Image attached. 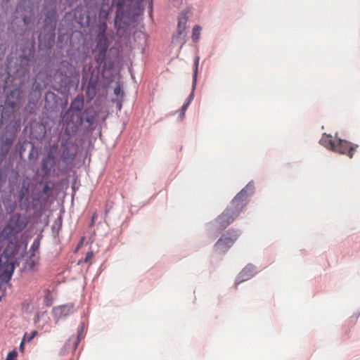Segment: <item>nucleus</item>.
<instances>
[{
    "instance_id": "obj_31",
    "label": "nucleus",
    "mask_w": 360,
    "mask_h": 360,
    "mask_svg": "<svg viewBox=\"0 0 360 360\" xmlns=\"http://www.w3.org/2000/svg\"><path fill=\"white\" fill-rule=\"evenodd\" d=\"M200 31H201V27L198 25H195L193 27V30H192V39L193 41H197L199 38H200Z\"/></svg>"
},
{
    "instance_id": "obj_39",
    "label": "nucleus",
    "mask_w": 360,
    "mask_h": 360,
    "mask_svg": "<svg viewBox=\"0 0 360 360\" xmlns=\"http://www.w3.org/2000/svg\"><path fill=\"white\" fill-rule=\"evenodd\" d=\"M117 18H118V17L116 16L115 20V26H117V34H124L126 32V31L124 30L123 32H122V29L120 27V25L118 24Z\"/></svg>"
},
{
    "instance_id": "obj_22",
    "label": "nucleus",
    "mask_w": 360,
    "mask_h": 360,
    "mask_svg": "<svg viewBox=\"0 0 360 360\" xmlns=\"http://www.w3.org/2000/svg\"><path fill=\"white\" fill-rule=\"evenodd\" d=\"M188 21L187 13L185 11L181 12L179 19H178V26L176 31V36L174 37H178L181 35L186 30V25Z\"/></svg>"
},
{
    "instance_id": "obj_16",
    "label": "nucleus",
    "mask_w": 360,
    "mask_h": 360,
    "mask_svg": "<svg viewBox=\"0 0 360 360\" xmlns=\"http://www.w3.org/2000/svg\"><path fill=\"white\" fill-rule=\"evenodd\" d=\"M258 272L259 270L257 266L252 264H247L238 275L236 281V284H239L250 279Z\"/></svg>"
},
{
    "instance_id": "obj_47",
    "label": "nucleus",
    "mask_w": 360,
    "mask_h": 360,
    "mask_svg": "<svg viewBox=\"0 0 360 360\" xmlns=\"http://www.w3.org/2000/svg\"><path fill=\"white\" fill-rule=\"evenodd\" d=\"M5 217H4V210L3 209L1 208V206H0V219H4Z\"/></svg>"
},
{
    "instance_id": "obj_5",
    "label": "nucleus",
    "mask_w": 360,
    "mask_h": 360,
    "mask_svg": "<svg viewBox=\"0 0 360 360\" xmlns=\"http://www.w3.org/2000/svg\"><path fill=\"white\" fill-rule=\"evenodd\" d=\"M100 72L98 68L92 65H85L82 70V88L84 89L86 98L93 100L98 90Z\"/></svg>"
},
{
    "instance_id": "obj_24",
    "label": "nucleus",
    "mask_w": 360,
    "mask_h": 360,
    "mask_svg": "<svg viewBox=\"0 0 360 360\" xmlns=\"http://www.w3.org/2000/svg\"><path fill=\"white\" fill-rule=\"evenodd\" d=\"M96 49L108 51L110 42L107 35L96 37Z\"/></svg>"
},
{
    "instance_id": "obj_40",
    "label": "nucleus",
    "mask_w": 360,
    "mask_h": 360,
    "mask_svg": "<svg viewBox=\"0 0 360 360\" xmlns=\"http://www.w3.org/2000/svg\"><path fill=\"white\" fill-rule=\"evenodd\" d=\"M44 303L47 305V306H49L51 305V296H50V294L48 293L46 295V296L44 297Z\"/></svg>"
},
{
    "instance_id": "obj_11",
    "label": "nucleus",
    "mask_w": 360,
    "mask_h": 360,
    "mask_svg": "<svg viewBox=\"0 0 360 360\" xmlns=\"http://www.w3.org/2000/svg\"><path fill=\"white\" fill-rule=\"evenodd\" d=\"M11 255L12 252L6 248L0 256V267L3 269L0 278L6 283L10 281L15 269V263Z\"/></svg>"
},
{
    "instance_id": "obj_34",
    "label": "nucleus",
    "mask_w": 360,
    "mask_h": 360,
    "mask_svg": "<svg viewBox=\"0 0 360 360\" xmlns=\"http://www.w3.org/2000/svg\"><path fill=\"white\" fill-rule=\"evenodd\" d=\"M8 44L6 41H1L0 43V58L3 57L7 49Z\"/></svg>"
},
{
    "instance_id": "obj_15",
    "label": "nucleus",
    "mask_w": 360,
    "mask_h": 360,
    "mask_svg": "<svg viewBox=\"0 0 360 360\" xmlns=\"http://www.w3.org/2000/svg\"><path fill=\"white\" fill-rule=\"evenodd\" d=\"M55 162V157L51 151L49 152L46 157L42 159L41 172L43 173V178L50 176L52 172H55V169H53Z\"/></svg>"
},
{
    "instance_id": "obj_17",
    "label": "nucleus",
    "mask_w": 360,
    "mask_h": 360,
    "mask_svg": "<svg viewBox=\"0 0 360 360\" xmlns=\"http://www.w3.org/2000/svg\"><path fill=\"white\" fill-rule=\"evenodd\" d=\"M22 92L20 88L16 87L7 94L4 102L8 104H11L12 106L19 109L21 105V100L22 98Z\"/></svg>"
},
{
    "instance_id": "obj_21",
    "label": "nucleus",
    "mask_w": 360,
    "mask_h": 360,
    "mask_svg": "<svg viewBox=\"0 0 360 360\" xmlns=\"http://www.w3.org/2000/svg\"><path fill=\"white\" fill-rule=\"evenodd\" d=\"M29 188L30 183L27 180H23L18 186V190H17V198L20 202L25 201L29 202Z\"/></svg>"
},
{
    "instance_id": "obj_43",
    "label": "nucleus",
    "mask_w": 360,
    "mask_h": 360,
    "mask_svg": "<svg viewBox=\"0 0 360 360\" xmlns=\"http://www.w3.org/2000/svg\"><path fill=\"white\" fill-rule=\"evenodd\" d=\"M44 314H45V312H38L37 314V315H36V318H35V321H34L35 322L38 321L41 319V317L42 316H44Z\"/></svg>"
},
{
    "instance_id": "obj_20",
    "label": "nucleus",
    "mask_w": 360,
    "mask_h": 360,
    "mask_svg": "<svg viewBox=\"0 0 360 360\" xmlns=\"http://www.w3.org/2000/svg\"><path fill=\"white\" fill-rule=\"evenodd\" d=\"M0 206H1V208L4 210V217H6L15 210L16 207V202L11 195H6L2 196L1 200L0 201Z\"/></svg>"
},
{
    "instance_id": "obj_45",
    "label": "nucleus",
    "mask_w": 360,
    "mask_h": 360,
    "mask_svg": "<svg viewBox=\"0 0 360 360\" xmlns=\"http://www.w3.org/2000/svg\"><path fill=\"white\" fill-rule=\"evenodd\" d=\"M190 105V104H188V103H186H186L182 105V107L181 108V109H180V110H181V111H184V112H186V110H187V108H188V105Z\"/></svg>"
},
{
    "instance_id": "obj_49",
    "label": "nucleus",
    "mask_w": 360,
    "mask_h": 360,
    "mask_svg": "<svg viewBox=\"0 0 360 360\" xmlns=\"http://www.w3.org/2000/svg\"><path fill=\"white\" fill-rule=\"evenodd\" d=\"M30 105H31V101H30V100H29L28 104H27V105L25 107V110H28V109H29V108L30 107Z\"/></svg>"
},
{
    "instance_id": "obj_23",
    "label": "nucleus",
    "mask_w": 360,
    "mask_h": 360,
    "mask_svg": "<svg viewBox=\"0 0 360 360\" xmlns=\"http://www.w3.org/2000/svg\"><path fill=\"white\" fill-rule=\"evenodd\" d=\"M108 26L106 22L98 21L95 25L93 26L94 31L96 34V37L105 36L106 34Z\"/></svg>"
},
{
    "instance_id": "obj_46",
    "label": "nucleus",
    "mask_w": 360,
    "mask_h": 360,
    "mask_svg": "<svg viewBox=\"0 0 360 360\" xmlns=\"http://www.w3.org/2000/svg\"><path fill=\"white\" fill-rule=\"evenodd\" d=\"M25 339H26V334L25 335V336H24V338H23L22 340V342H21V343H20V350L21 352H22V351H23V348H24V347H23V345H24V342H25Z\"/></svg>"
},
{
    "instance_id": "obj_13",
    "label": "nucleus",
    "mask_w": 360,
    "mask_h": 360,
    "mask_svg": "<svg viewBox=\"0 0 360 360\" xmlns=\"http://www.w3.org/2000/svg\"><path fill=\"white\" fill-rule=\"evenodd\" d=\"M23 62H27L25 57H20L19 59H16L15 62V67H13L11 63H9L7 66V72L8 76L13 79L24 76L28 72V68L26 65H22Z\"/></svg>"
},
{
    "instance_id": "obj_35",
    "label": "nucleus",
    "mask_w": 360,
    "mask_h": 360,
    "mask_svg": "<svg viewBox=\"0 0 360 360\" xmlns=\"http://www.w3.org/2000/svg\"><path fill=\"white\" fill-rule=\"evenodd\" d=\"M41 85L35 80L32 84V89L33 91H40L41 90Z\"/></svg>"
},
{
    "instance_id": "obj_2",
    "label": "nucleus",
    "mask_w": 360,
    "mask_h": 360,
    "mask_svg": "<svg viewBox=\"0 0 360 360\" xmlns=\"http://www.w3.org/2000/svg\"><path fill=\"white\" fill-rule=\"evenodd\" d=\"M68 101L64 102V108L60 112V124L62 131L68 137H72L75 135V127L73 121L75 119H79V115L82 112L84 105V98L83 95H77L70 102L68 109L65 106Z\"/></svg>"
},
{
    "instance_id": "obj_48",
    "label": "nucleus",
    "mask_w": 360,
    "mask_h": 360,
    "mask_svg": "<svg viewBox=\"0 0 360 360\" xmlns=\"http://www.w3.org/2000/svg\"><path fill=\"white\" fill-rule=\"evenodd\" d=\"M34 146H32V149H31V151L30 152L29 155H28V158L29 159H32V153L34 151Z\"/></svg>"
},
{
    "instance_id": "obj_1",
    "label": "nucleus",
    "mask_w": 360,
    "mask_h": 360,
    "mask_svg": "<svg viewBox=\"0 0 360 360\" xmlns=\"http://www.w3.org/2000/svg\"><path fill=\"white\" fill-rule=\"evenodd\" d=\"M255 193V186L250 181L232 200L230 205L218 217L214 222L216 229L221 231L231 224L246 206L247 199Z\"/></svg>"
},
{
    "instance_id": "obj_4",
    "label": "nucleus",
    "mask_w": 360,
    "mask_h": 360,
    "mask_svg": "<svg viewBox=\"0 0 360 360\" xmlns=\"http://www.w3.org/2000/svg\"><path fill=\"white\" fill-rule=\"evenodd\" d=\"M319 143L333 152L346 154L350 158L353 157L354 152L359 147L357 144H353L349 141L338 138V133L335 134L334 139L330 134H323Z\"/></svg>"
},
{
    "instance_id": "obj_12",
    "label": "nucleus",
    "mask_w": 360,
    "mask_h": 360,
    "mask_svg": "<svg viewBox=\"0 0 360 360\" xmlns=\"http://www.w3.org/2000/svg\"><path fill=\"white\" fill-rule=\"evenodd\" d=\"M74 18L75 21L82 27H89L92 20L95 21L96 20V15L91 17L87 11L86 6L84 4L78 5L75 8Z\"/></svg>"
},
{
    "instance_id": "obj_6",
    "label": "nucleus",
    "mask_w": 360,
    "mask_h": 360,
    "mask_svg": "<svg viewBox=\"0 0 360 360\" xmlns=\"http://www.w3.org/2000/svg\"><path fill=\"white\" fill-rule=\"evenodd\" d=\"M57 20L56 10L55 8L49 10L46 14L44 26L39 34V43L43 40L48 42L53 41Z\"/></svg>"
},
{
    "instance_id": "obj_42",
    "label": "nucleus",
    "mask_w": 360,
    "mask_h": 360,
    "mask_svg": "<svg viewBox=\"0 0 360 360\" xmlns=\"http://www.w3.org/2000/svg\"><path fill=\"white\" fill-rule=\"evenodd\" d=\"M94 256V253L92 251L88 252L84 258V262H88Z\"/></svg>"
},
{
    "instance_id": "obj_50",
    "label": "nucleus",
    "mask_w": 360,
    "mask_h": 360,
    "mask_svg": "<svg viewBox=\"0 0 360 360\" xmlns=\"http://www.w3.org/2000/svg\"><path fill=\"white\" fill-rule=\"evenodd\" d=\"M121 106H122L121 103H117V107H118L119 110H120V109H121Z\"/></svg>"
},
{
    "instance_id": "obj_14",
    "label": "nucleus",
    "mask_w": 360,
    "mask_h": 360,
    "mask_svg": "<svg viewBox=\"0 0 360 360\" xmlns=\"http://www.w3.org/2000/svg\"><path fill=\"white\" fill-rule=\"evenodd\" d=\"M62 99L52 91H48L45 94L44 108L47 112H53L58 110L59 102Z\"/></svg>"
},
{
    "instance_id": "obj_29",
    "label": "nucleus",
    "mask_w": 360,
    "mask_h": 360,
    "mask_svg": "<svg viewBox=\"0 0 360 360\" xmlns=\"http://www.w3.org/2000/svg\"><path fill=\"white\" fill-rule=\"evenodd\" d=\"M200 57L195 56L194 58V64H193V89L195 88L197 84V78L198 74V65H199Z\"/></svg>"
},
{
    "instance_id": "obj_19",
    "label": "nucleus",
    "mask_w": 360,
    "mask_h": 360,
    "mask_svg": "<svg viewBox=\"0 0 360 360\" xmlns=\"http://www.w3.org/2000/svg\"><path fill=\"white\" fill-rule=\"evenodd\" d=\"M1 108L0 127L8 122L12 115L18 110L17 108L12 106L11 104H8L5 102L1 105Z\"/></svg>"
},
{
    "instance_id": "obj_33",
    "label": "nucleus",
    "mask_w": 360,
    "mask_h": 360,
    "mask_svg": "<svg viewBox=\"0 0 360 360\" xmlns=\"http://www.w3.org/2000/svg\"><path fill=\"white\" fill-rule=\"evenodd\" d=\"M39 248V242L37 240H35L33 242V243L30 248V252H31L30 255L36 254V252L38 250Z\"/></svg>"
},
{
    "instance_id": "obj_27",
    "label": "nucleus",
    "mask_w": 360,
    "mask_h": 360,
    "mask_svg": "<svg viewBox=\"0 0 360 360\" xmlns=\"http://www.w3.org/2000/svg\"><path fill=\"white\" fill-rule=\"evenodd\" d=\"M107 51L103 49H98V52L94 56V60L96 63V65L94 68H98L99 72L101 71V65L104 62L106 57Z\"/></svg>"
},
{
    "instance_id": "obj_51",
    "label": "nucleus",
    "mask_w": 360,
    "mask_h": 360,
    "mask_svg": "<svg viewBox=\"0 0 360 360\" xmlns=\"http://www.w3.org/2000/svg\"><path fill=\"white\" fill-rule=\"evenodd\" d=\"M95 217H95V215H94V216L92 217V222H94Z\"/></svg>"
},
{
    "instance_id": "obj_41",
    "label": "nucleus",
    "mask_w": 360,
    "mask_h": 360,
    "mask_svg": "<svg viewBox=\"0 0 360 360\" xmlns=\"http://www.w3.org/2000/svg\"><path fill=\"white\" fill-rule=\"evenodd\" d=\"M114 94L116 95V96H120V95H123V92L121 90V87L120 85H117L115 89H114Z\"/></svg>"
},
{
    "instance_id": "obj_44",
    "label": "nucleus",
    "mask_w": 360,
    "mask_h": 360,
    "mask_svg": "<svg viewBox=\"0 0 360 360\" xmlns=\"http://www.w3.org/2000/svg\"><path fill=\"white\" fill-rule=\"evenodd\" d=\"M179 120L181 121V120H183V119L185 117V112L181 111V110H179ZM176 112H178V111H176Z\"/></svg>"
},
{
    "instance_id": "obj_8",
    "label": "nucleus",
    "mask_w": 360,
    "mask_h": 360,
    "mask_svg": "<svg viewBox=\"0 0 360 360\" xmlns=\"http://www.w3.org/2000/svg\"><path fill=\"white\" fill-rule=\"evenodd\" d=\"M27 221L20 214L12 215L1 231V236L4 238H11L20 233L26 226Z\"/></svg>"
},
{
    "instance_id": "obj_30",
    "label": "nucleus",
    "mask_w": 360,
    "mask_h": 360,
    "mask_svg": "<svg viewBox=\"0 0 360 360\" xmlns=\"http://www.w3.org/2000/svg\"><path fill=\"white\" fill-rule=\"evenodd\" d=\"M114 4H116V6L118 10H120L123 7L122 1H118L115 2V0H103L101 6H106V5H109L112 7Z\"/></svg>"
},
{
    "instance_id": "obj_18",
    "label": "nucleus",
    "mask_w": 360,
    "mask_h": 360,
    "mask_svg": "<svg viewBox=\"0 0 360 360\" xmlns=\"http://www.w3.org/2000/svg\"><path fill=\"white\" fill-rule=\"evenodd\" d=\"M74 311V307L70 304L56 307L53 309V314L56 322L60 319L66 318L73 314Z\"/></svg>"
},
{
    "instance_id": "obj_37",
    "label": "nucleus",
    "mask_w": 360,
    "mask_h": 360,
    "mask_svg": "<svg viewBox=\"0 0 360 360\" xmlns=\"http://www.w3.org/2000/svg\"><path fill=\"white\" fill-rule=\"evenodd\" d=\"M195 88L193 89V81L192 82V91H191V93L190 94V95L188 96V97L187 98V101H186L188 104L191 103V102L192 101V100L194 98V91H195Z\"/></svg>"
},
{
    "instance_id": "obj_38",
    "label": "nucleus",
    "mask_w": 360,
    "mask_h": 360,
    "mask_svg": "<svg viewBox=\"0 0 360 360\" xmlns=\"http://www.w3.org/2000/svg\"><path fill=\"white\" fill-rule=\"evenodd\" d=\"M37 334V330H33L28 336L26 335L25 341L30 342Z\"/></svg>"
},
{
    "instance_id": "obj_36",
    "label": "nucleus",
    "mask_w": 360,
    "mask_h": 360,
    "mask_svg": "<svg viewBox=\"0 0 360 360\" xmlns=\"http://www.w3.org/2000/svg\"><path fill=\"white\" fill-rule=\"evenodd\" d=\"M17 352L13 350L7 354L6 360H14L17 357Z\"/></svg>"
},
{
    "instance_id": "obj_28",
    "label": "nucleus",
    "mask_w": 360,
    "mask_h": 360,
    "mask_svg": "<svg viewBox=\"0 0 360 360\" xmlns=\"http://www.w3.org/2000/svg\"><path fill=\"white\" fill-rule=\"evenodd\" d=\"M37 255L36 254H31L25 262V268L28 270L33 269L37 262Z\"/></svg>"
},
{
    "instance_id": "obj_26",
    "label": "nucleus",
    "mask_w": 360,
    "mask_h": 360,
    "mask_svg": "<svg viewBox=\"0 0 360 360\" xmlns=\"http://www.w3.org/2000/svg\"><path fill=\"white\" fill-rule=\"evenodd\" d=\"M111 6L109 5H106V6H101L98 12V21L107 22Z\"/></svg>"
},
{
    "instance_id": "obj_3",
    "label": "nucleus",
    "mask_w": 360,
    "mask_h": 360,
    "mask_svg": "<svg viewBox=\"0 0 360 360\" xmlns=\"http://www.w3.org/2000/svg\"><path fill=\"white\" fill-rule=\"evenodd\" d=\"M21 127V119L14 118L0 132V161L9 153Z\"/></svg>"
},
{
    "instance_id": "obj_25",
    "label": "nucleus",
    "mask_w": 360,
    "mask_h": 360,
    "mask_svg": "<svg viewBox=\"0 0 360 360\" xmlns=\"http://www.w3.org/2000/svg\"><path fill=\"white\" fill-rule=\"evenodd\" d=\"M53 185L50 181L46 182L39 195L41 198H48L52 195Z\"/></svg>"
},
{
    "instance_id": "obj_32",
    "label": "nucleus",
    "mask_w": 360,
    "mask_h": 360,
    "mask_svg": "<svg viewBox=\"0 0 360 360\" xmlns=\"http://www.w3.org/2000/svg\"><path fill=\"white\" fill-rule=\"evenodd\" d=\"M84 323H82V326L78 329L77 338L76 342H75V349L77 348V347L78 346L81 339L82 338V333H83V331H84Z\"/></svg>"
},
{
    "instance_id": "obj_9",
    "label": "nucleus",
    "mask_w": 360,
    "mask_h": 360,
    "mask_svg": "<svg viewBox=\"0 0 360 360\" xmlns=\"http://www.w3.org/2000/svg\"><path fill=\"white\" fill-rule=\"evenodd\" d=\"M98 113L93 107L86 108L83 112L79 115V119H75L73 121L75 127V134L80 127L84 131H89L93 129L94 124L96 122Z\"/></svg>"
},
{
    "instance_id": "obj_10",
    "label": "nucleus",
    "mask_w": 360,
    "mask_h": 360,
    "mask_svg": "<svg viewBox=\"0 0 360 360\" xmlns=\"http://www.w3.org/2000/svg\"><path fill=\"white\" fill-rule=\"evenodd\" d=\"M240 234V229L228 230L215 243V250L219 254L226 253L233 246Z\"/></svg>"
},
{
    "instance_id": "obj_7",
    "label": "nucleus",
    "mask_w": 360,
    "mask_h": 360,
    "mask_svg": "<svg viewBox=\"0 0 360 360\" xmlns=\"http://www.w3.org/2000/svg\"><path fill=\"white\" fill-rule=\"evenodd\" d=\"M70 138L71 137H68L64 133L61 138V153L59 159V165L61 169H65L67 166L70 165L76 155V146L70 141Z\"/></svg>"
}]
</instances>
